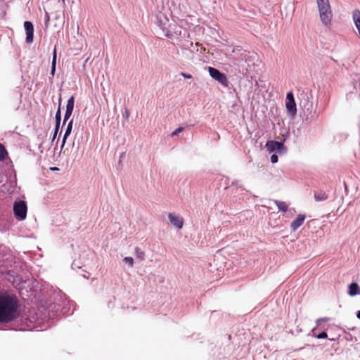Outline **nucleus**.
<instances>
[{"instance_id": "obj_1", "label": "nucleus", "mask_w": 360, "mask_h": 360, "mask_svg": "<svg viewBox=\"0 0 360 360\" xmlns=\"http://www.w3.org/2000/svg\"><path fill=\"white\" fill-rule=\"evenodd\" d=\"M19 307V300L15 295L0 291V323H8L18 319Z\"/></svg>"}, {"instance_id": "obj_2", "label": "nucleus", "mask_w": 360, "mask_h": 360, "mask_svg": "<svg viewBox=\"0 0 360 360\" xmlns=\"http://www.w3.org/2000/svg\"><path fill=\"white\" fill-rule=\"evenodd\" d=\"M319 18L323 25L330 28L332 24L333 13L329 0H316Z\"/></svg>"}, {"instance_id": "obj_3", "label": "nucleus", "mask_w": 360, "mask_h": 360, "mask_svg": "<svg viewBox=\"0 0 360 360\" xmlns=\"http://www.w3.org/2000/svg\"><path fill=\"white\" fill-rule=\"evenodd\" d=\"M27 207L26 202L22 200L17 201L13 205V212L15 217L22 221L27 217Z\"/></svg>"}, {"instance_id": "obj_4", "label": "nucleus", "mask_w": 360, "mask_h": 360, "mask_svg": "<svg viewBox=\"0 0 360 360\" xmlns=\"http://www.w3.org/2000/svg\"><path fill=\"white\" fill-rule=\"evenodd\" d=\"M209 73L210 76L219 82L220 84H223L225 86H228L229 81L227 79L226 76L225 74L221 73L219 70L214 68L210 67L208 68Z\"/></svg>"}, {"instance_id": "obj_5", "label": "nucleus", "mask_w": 360, "mask_h": 360, "mask_svg": "<svg viewBox=\"0 0 360 360\" xmlns=\"http://www.w3.org/2000/svg\"><path fill=\"white\" fill-rule=\"evenodd\" d=\"M286 109L289 114L295 116L297 112V108L292 92H288L286 95Z\"/></svg>"}, {"instance_id": "obj_6", "label": "nucleus", "mask_w": 360, "mask_h": 360, "mask_svg": "<svg viewBox=\"0 0 360 360\" xmlns=\"http://www.w3.org/2000/svg\"><path fill=\"white\" fill-rule=\"evenodd\" d=\"M24 27L26 32V42L30 44L33 41L34 36V27L33 24L30 21H25L24 22Z\"/></svg>"}, {"instance_id": "obj_7", "label": "nucleus", "mask_w": 360, "mask_h": 360, "mask_svg": "<svg viewBox=\"0 0 360 360\" xmlns=\"http://www.w3.org/2000/svg\"><path fill=\"white\" fill-rule=\"evenodd\" d=\"M168 218L170 223L177 229H180L183 227L184 219L181 217L173 213H169L168 214Z\"/></svg>"}, {"instance_id": "obj_8", "label": "nucleus", "mask_w": 360, "mask_h": 360, "mask_svg": "<svg viewBox=\"0 0 360 360\" xmlns=\"http://www.w3.org/2000/svg\"><path fill=\"white\" fill-rule=\"evenodd\" d=\"M266 148L269 153H272L275 150L280 151L283 148V143L276 141H268L266 143Z\"/></svg>"}, {"instance_id": "obj_9", "label": "nucleus", "mask_w": 360, "mask_h": 360, "mask_svg": "<svg viewBox=\"0 0 360 360\" xmlns=\"http://www.w3.org/2000/svg\"><path fill=\"white\" fill-rule=\"evenodd\" d=\"M305 219V215L300 214L297 216L296 219L293 220L290 224V228L292 231H296L300 226L302 225Z\"/></svg>"}, {"instance_id": "obj_10", "label": "nucleus", "mask_w": 360, "mask_h": 360, "mask_svg": "<svg viewBox=\"0 0 360 360\" xmlns=\"http://www.w3.org/2000/svg\"><path fill=\"white\" fill-rule=\"evenodd\" d=\"M72 124H73V121L72 120H70L68 124V126L66 127V129H65V134L63 136V141H62V144H61V147H60V150H62L64 146H65V141H66V139L68 138V136L70 134L71 131H72Z\"/></svg>"}, {"instance_id": "obj_11", "label": "nucleus", "mask_w": 360, "mask_h": 360, "mask_svg": "<svg viewBox=\"0 0 360 360\" xmlns=\"http://www.w3.org/2000/svg\"><path fill=\"white\" fill-rule=\"evenodd\" d=\"M352 18L360 36V10L355 9L353 12Z\"/></svg>"}, {"instance_id": "obj_12", "label": "nucleus", "mask_w": 360, "mask_h": 360, "mask_svg": "<svg viewBox=\"0 0 360 360\" xmlns=\"http://www.w3.org/2000/svg\"><path fill=\"white\" fill-rule=\"evenodd\" d=\"M360 293L359 285L356 283H353L349 286V294L351 296H354Z\"/></svg>"}, {"instance_id": "obj_13", "label": "nucleus", "mask_w": 360, "mask_h": 360, "mask_svg": "<svg viewBox=\"0 0 360 360\" xmlns=\"http://www.w3.org/2000/svg\"><path fill=\"white\" fill-rule=\"evenodd\" d=\"M56 59H57V53H56V48L55 47L53 51V58L51 62V75L54 76L56 72Z\"/></svg>"}, {"instance_id": "obj_14", "label": "nucleus", "mask_w": 360, "mask_h": 360, "mask_svg": "<svg viewBox=\"0 0 360 360\" xmlns=\"http://www.w3.org/2000/svg\"><path fill=\"white\" fill-rule=\"evenodd\" d=\"M274 202L277 205L279 211H282L283 212H287L288 205H286V203L285 202L274 200Z\"/></svg>"}, {"instance_id": "obj_15", "label": "nucleus", "mask_w": 360, "mask_h": 360, "mask_svg": "<svg viewBox=\"0 0 360 360\" xmlns=\"http://www.w3.org/2000/svg\"><path fill=\"white\" fill-rule=\"evenodd\" d=\"M8 156V152L3 144L0 143V161H4Z\"/></svg>"}, {"instance_id": "obj_16", "label": "nucleus", "mask_w": 360, "mask_h": 360, "mask_svg": "<svg viewBox=\"0 0 360 360\" xmlns=\"http://www.w3.org/2000/svg\"><path fill=\"white\" fill-rule=\"evenodd\" d=\"M75 104V98L74 96H72L68 100L66 105V110L73 111Z\"/></svg>"}, {"instance_id": "obj_17", "label": "nucleus", "mask_w": 360, "mask_h": 360, "mask_svg": "<svg viewBox=\"0 0 360 360\" xmlns=\"http://www.w3.org/2000/svg\"><path fill=\"white\" fill-rule=\"evenodd\" d=\"M314 198L317 201H322L326 200L328 198V195L325 193L320 192L317 193H316L314 194Z\"/></svg>"}, {"instance_id": "obj_18", "label": "nucleus", "mask_w": 360, "mask_h": 360, "mask_svg": "<svg viewBox=\"0 0 360 360\" xmlns=\"http://www.w3.org/2000/svg\"><path fill=\"white\" fill-rule=\"evenodd\" d=\"M135 251H136V255H137V257L141 259H144V257H145V253L143 251L141 250V249L139 248H135Z\"/></svg>"}, {"instance_id": "obj_19", "label": "nucleus", "mask_w": 360, "mask_h": 360, "mask_svg": "<svg viewBox=\"0 0 360 360\" xmlns=\"http://www.w3.org/2000/svg\"><path fill=\"white\" fill-rule=\"evenodd\" d=\"M124 261L129 264V266L132 267L134 265V259L131 257H126L124 258Z\"/></svg>"}, {"instance_id": "obj_20", "label": "nucleus", "mask_w": 360, "mask_h": 360, "mask_svg": "<svg viewBox=\"0 0 360 360\" xmlns=\"http://www.w3.org/2000/svg\"><path fill=\"white\" fill-rule=\"evenodd\" d=\"M60 109L58 108L56 113V124H60Z\"/></svg>"}, {"instance_id": "obj_21", "label": "nucleus", "mask_w": 360, "mask_h": 360, "mask_svg": "<svg viewBox=\"0 0 360 360\" xmlns=\"http://www.w3.org/2000/svg\"><path fill=\"white\" fill-rule=\"evenodd\" d=\"M184 131V128L183 127H179L177 129H176L172 134H171V136H176L178 135L179 133L182 132Z\"/></svg>"}, {"instance_id": "obj_22", "label": "nucleus", "mask_w": 360, "mask_h": 360, "mask_svg": "<svg viewBox=\"0 0 360 360\" xmlns=\"http://www.w3.org/2000/svg\"><path fill=\"white\" fill-rule=\"evenodd\" d=\"M72 113V111L65 110V116H64V122H63L64 124L70 117Z\"/></svg>"}, {"instance_id": "obj_23", "label": "nucleus", "mask_w": 360, "mask_h": 360, "mask_svg": "<svg viewBox=\"0 0 360 360\" xmlns=\"http://www.w3.org/2000/svg\"><path fill=\"white\" fill-rule=\"evenodd\" d=\"M317 338L319 339H323V338H326L328 337V335L326 332H321L320 333L319 335H317Z\"/></svg>"}, {"instance_id": "obj_24", "label": "nucleus", "mask_w": 360, "mask_h": 360, "mask_svg": "<svg viewBox=\"0 0 360 360\" xmlns=\"http://www.w3.org/2000/svg\"><path fill=\"white\" fill-rule=\"evenodd\" d=\"M278 156L275 154H273L271 156V162L272 163H276L278 162Z\"/></svg>"}, {"instance_id": "obj_25", "label": "nucleus", "mask_w": 360, "mask_h": 360, "mask_svg": "<svg viewBox=\"0 0 360 360\" xmlns=\"http://www.w3.org/2000/svg\"><path fill=\"white\" fill-rule=\"evenodd\" d=\"M60 124H56L54 134H57L59 130Z\"/></svg>"}, {"instance_id": "obj_26", "label": "nucleus", "mask_w": 360, "mask_h": 360, "mask_svg": "<svg viewBox=\"0 0 360 360\" xmlns=\"http://www.w3.org/2000/svg\"><path fill=\"white\" fill-rule=\"evenodd\" d=\"M181 75H182L184 77H185V78H188V79H190V78H191V77H192L191 75H188V74H186V73H184V72H182V73H181Z\"/></svg>"}, {"instance_id": "obj_27", "label": "nucleus", "mask_w": 360, "mask_h": 360, "mask_svg": "<svg viewBox=\"0 0 360 360\" xmlns=\"http://www.w3.org/2000/svg\"><path fill=\"white\" fill-rule=\"evenodd\" d=\"M49 20V15L47 13H46V21L48 22Z\"/></svg>"}, {"instance_id": "obj_28", "label": "nucleus", "mask_w": 360, "mask_h": 360, "mask_svg": "<svg viewBox=\"0 0 360 360\" xmlns=\"http://www.w3.org/2000/svg\"><path fill=\"white\" fill-rule=\"evenodd\" d=\"M327 321V319H320L318 320V322L319 323L321 321Z\"/></svg>"}, {"instance_id": "obj_29", "label": "nucleus", "mask_w": 360, "mask_h": 360, "mask_svg": "<svg viewBox=\"0 0 360 360\" xmlns=\"http://www.w3.org/2000/svg\"><path fill=\"white\" fill-rule=\"evenodd\" d=\"M357 317L360 319V310L357 313Z\"/></svg>"}, {"instance_id": "obj_30", "label": "nucleus", "mask_w": 360, "mask_h": 360, "mask_svg": "<svg viewBox=\"0 0 360 360\" xmlns=\"http://www.w3.org/2000/svg\"><path fill=\"white\" fill-rule=\"evenodd\" d=\"M56 136H57V134H53V141L56 139Z\"/></svg>"}, {"instance_id": "obj_31", "label": "nucleus", "mask_w": 360, "mask_h": 360, "mask_svg": "<svg viewBox=\"0 0 360 360\" xmlns=\"http://www.w3.org/2000/svg\"><path fill=\"white\" fill-rule=\"evenodd\" d=\"M62 1H63V3H64V2H65V0H62Z\"/></svg>"}]
</instances>
